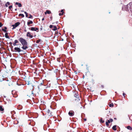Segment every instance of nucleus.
Here are the masks:
<instances>
[{"instance_id": "f257e3e1", "label": "nucleus", "mask_w": 132, "mask_h": 132, "mask_svg": "<svg viewBox=\"0 0 132 132\" xmlns=\"http://www.w3.org/2000/svg\"><path fill=\"white\" fill-rule=\"evenodd\" d=\"M79 95H77L75 94L74 95V97L77 99H75V102L74 103L75 105L77 106H79L80 107V108H82V106L81 105V103L80 102V99H79Z\"/></svg>"}, {"instance_id": "f03ea898", "label": "nucleus", "mask_w": 132, "mask_h": 132, "mask_svg": "<svg viewBox=\"0 0 132 132\" xmlns=\"http://www.w3.org/2000/svg\"><path fill=\"white\" fill-rule=\"evenodd\" d=\"M19 40L23 46L27 45V42L26 40L23 38L20 37L19 39Z\"/></svg>"}, {"instance_id": "7ed1b4c3", "label": "nucleus", "mask_w": 132, "mask_h": 132, "mask_svg": "<svg viewBox=\"0 0 132 132\" xmlns=\"http://www.w3.org/2000/svg\"><path fill=\"white\" fill-rule=\"evenodd\" d=\"M20 24V23L19 22H18L15 23L14 24L12 25V26L13 27L12 29H13L15 28L16 27L19 26Z\"/></svg>"}, {"instance_id": "20e7f679", "label": "nucleus", "mask_w": 132, "mask_h": 132, "mask_svg": "<svg viewBox=\"0 0 132 132\" xmlns=\"http://www.w3.org/2000/svg\"><path fill=\"white\" fill-rule=\"evenodd\" d=\"M129 7L130 11L132 12V3H130L127 5V7Z\"/></svg>"}, {"instance_id": "39448f33", "label": "nucleus", "mask_w": 132, "mask_h": 132, "mask_svg": "<svg viewBox=\"0 0 132 132\" xmlns=\"http://www.w3.org/2000/svg\"><path fill=\"white\" fill-rule=\"evenodd\" d=\"M14 50L16 52H17L19 53L21 51H22V50H21L19 48L17 47H15L14 48Z\"/></svg>"}, {"instance_id": "423d86ee", "label": "nucleus", "mask_w": 132, "mask_h": 132, "mask_svg": "<svg viewBox=\"0 0 132 132\" xmlns=\"http://www.w3.org/2000/svg\"><path fill=\"white\" fill-rule=\"evenodd\" d=\"M74 112L73 111H70L68 113L69 115L70 116H73L74 115Z\"/></svg>"}, {"instance_id": "0eeeda50", "label": "nucleus", "mask_w": 132, "mask_h": 132, "mask_svg": "<svg viewBox=\"0 0 132 132\" xmlns=\"http://www.w3.org/2000/svg\"><path fill=\"white\" fill-rule=\"evenodd\" d=\"M43 83H40L38 86V88L39 90L41 89L42 88V86L43 85Z\"/></svg>"}, {"instance_id": "6e6552de", "label": "nucleus", "mask_w": 132, "mask_h": 132, "mask_svg": "<svg viewBox=\"0 0 132 132\" xmlns=\"http://www.w3.org/2000/svg\"><path fill=\"white\" fill-rule=\"evenodd\" d=\"M31 30L33 31H37L38 30V29L36 27H32L31 28Z\"/></svg>"}, {"instance_id": "1a4fd4ad", "label": "nucleus", "mask_w": 132, "mask_h": 132, "mask_svg": "<svg viewBox=\"0 0 132 132\" xmlns=\"http://www.w3.org/2000/svg\"><path fill=\"white\" fill-rule=\"evenodd\" d=\"M27 37H29L31 38H32L33 37V36L32 35H31L30 32H28L27 34Z\"/></svg>"}, {"instance_id": "9d476101", "label": "nucleus", "mask_w": 132, "mask_h": 132, "mask_svg": "<svg viewBox=\"0 0 132 132\" xmlns=\"http://www.w3.org/2000/svg\"><path fill=\"white\" fill-rule=\"evenodd\" d=\"M21 48L24 50H26L28 48V47L27 46V45H24Z\"/></svg>"}, {"instance_id": "9b49d317", "label": "nucleus", "mask_w": 132, "mask_h": 132, "mask_svg": "<svg viewBox=\"0 0 132 132\" xmlns=\"http://www.w3.org/2000/svg\"><path fill=\"white\" fill-rule=\"evenodd\" d=\"M18 40H15L14 41V43H13V45L15 46L16 45V44L18 43Z\"/></svg>"}, {"instance_id": "f8f14e48", "label": "nucleus", "mask_w": 132, "mask_h": 132, "mask_svg": "<svg viewBox=\"0 0 132 132\" xmlns=\"http://www.w3.org/2000/svg\"><path fill=\"white\" fill-rule=\"evenodd\" d=\"M15 4L16 5H18V6L19 7H20L21 6V4L20 3H19L18 2H16L15 3Z\"/></svg>"}, {"instance_id": "ddd939ff", "label": "nucleus", "mask_w": 132, "mask_h": 132, "mask_svg": "<svg viewBox=\"0 0 132 132\" xmlns=\"http://www.w3.org/2000/svg\"><path fill=\"white\" fill-rule=\"evenodd\" d=\"M8 33L7 32L5 34V36L6 38L9 39V36H8Z\"/></svg>"}, {"instance_id": "4468645a", "label": "nucleus", "mask_w": 132, "mask_h": 132, "mask_svg": "<svg viewBox=\"0 0 132 132\" xmlns=\"http://www.w3.org/2000/svg\"><path fill=\"white\" fill-rule=\"evenodd\" d=\"M32 23L33 22L32 21L30 20L27 22V24L28 26H29L30 24H32Z\"/></svg>"}, {"instance_id": "2eb2a0df", "label": "nucleus", "mask_w": 132, "mask_h": 132, "mask_svg": "<svg viewBox=\"0 0 132 132\" xmlns=\"http://www.w3.org/2000/svg\"><path fill=\"white\" fill-rule=\"evenodd\" d=\"M113 120L112 119H110V120H108L107 121L108 123H109L110 122H112L113 121Z\"/></svg>"}, {"instance_id": "dca6fc26", "label": "nucleus", "mask_w": 132, "mask_h": 132, "mask_svg": "<svg viewBox=\"0 0 132 132\" xmlns=\"http://www.w3.org/2000/svg\"><path fill=\"white\" fill-rule=\"evenodd\" d=\"M116 125L112 127V129L113 130H117V129L116 128Z\"/></svg>"}, {"instance_id": "f3484780", "label": "nucleus", "mask_w": 132, "mask_h": 132, "mask_svg": "<svg viewBox=\"0 0 132 132\" xmlns=\"http://www.w3.org/2000/svg\"><path fill=\"white\" fill-rule=\"evenodd\" d=\"M10 5V3L9 2H7L5 4V6L6 7H7L8 6V5Z\"/></svg>"}, {"instance_id": "a211bd4d", "label": "nucleus", "mask_w": 132, "mask_h": 132, "mask_svg": "<svg viewBox=\"0 0 132 132\" xmlns=\"http://www.w3.org/2000/svg\"><path fill=\"white\" fill-rule=\"evenodd\" d=\"M127 128L128 129L131 130H132V128L130 126H128L127 127Z\"/></svg>"}, {"instance_id": "6ab92c4d", "label": "nucleus", "mask_w": 132, "mask_h": 132, "mask_svg": "<svg viewBox=\"0 0 132 132\" xmlns=\"http://www.w3.org/2000/svg\"><path fill=\"white\" fill-rule=\"evenodd\" d=\"M4 110V109L2 107V106H0V111H3Z\"/></svg>"}, {"instance_id": "aec40b11", "label": "nucleus", "mask_w": 132, "mask_h": 132, "mask_svg": "<svg viewBox=\"0 0 132 132\" xmlns=\"http://www.w3.org/2000/svg\"><path fill=\"white\" fill-rule=\"evenodd\" d=\"M54 28L53 30L54 31H55L57 29V28L56 26H54Z\"/></svg>"}, {"instance_id": "412c9836", "label": "nucleus", "mask_w": 132, "mask_h": 132, "mask_svg": "<svg viewBox=\"0 0 132 132\" xmlns=\"http://www.w3.org/2000/svg\"><path fill=\"white\" fill-rule=\"evenodd\" d=\"M19 16H21L22 17H24V15L23 14H19Z\"/></svg>"}, {"instance_id": "4be33fe9", "label": "nucleus", "mask_w": 132, "mask_h": 132, "mask_svg": "<svg viewBox=\"0 0 132 132\" xmlns=\"http://www.w3.org/2000/svg\"><path fill=\"white\" fill-rule=\"evenodd\" d=\"M47 14H50L51 13V11L49 10H47Z\"/></svg>"}, {"instance_id": "5701e85b", "label": "nucleus", "mask_w": 132, "mask_h": 132, "mask_svg": "<svg viewBox=\"0 0 132 132\" xmlns=\"http://www.w3.org/2000/svg\"><path fill=\"white\" fill-rule=\"evenodd\" d=\"M109 106L110 107H113V104L112 103L110 104L109 105Z\"/></svg>"}, {"instance_id": "b1692460", "label": "nucleus", "mask_w": 132, "mask_h": 132, "mask_svg": "<svg viewBox=\"0 0 132 132\" xmlns=\"http://www.w3.org/2000/svg\"><path fill=\"white\" fill-rule=\"evenodd\" d=\"M48 113V114L50 113V115H51V112L50 111V110H48L47 111Z\"/></svg>"}, {"instance_id": "393cba45", "label": "nucleus", "mask_w": 132, "mask_h": 132, "mask_svg": "<svg viewBox=\"0 0 132 132\" xmlns=\"http://www.w3.org/2000/svg\"><path fill=\"white\" fill-rule=\"evenodd\" d=\"M29 16L28 17L29 18H32V16L31 14H29Z\"/></svg>"}, {"instance_id": "a878e982", "label": "nucleus", "mask_w": 132, "mask_h": 132, "mask_svg": "<svg viewBox=\"0 0 132 132\" xmlns=\"http://www.w3.org/2000/svg\"><path fill=\"white\" fill-rule=\"evenodd\" d=\"M12 7V5H10L9 6V8L10 9H11Z\"/></svg>"}, {"instance_id": "bb28decb", "label": "nucleus", "mask_w": 132, "mask_h": 132, "mask_svg": "<svg viewBox=\"0 0 132 132\" xmlns=\"http://www.w3.org/2000/svg\"><path fill=\"white\" fill-rule=\"evenodd\" d=\"M40 39H39L38 40H37L36 41V43H39V42H40Z\"/></svg>"}, {"instance_id": "cd10ccee", "label": "nucleus", "mask_w": 132, "mask_h": 132, "mask_svg": "<svg viewBox=\"0 0 132 132\" xmlns=\"http://www.w3.org/2000/svg\"><path fill=\"white\" fill-rule=\"evenodd\" d=\"M2 30L4 31V32H7V31L6 30H4V29H3Z\"/></svg>"}, {"instance_id": "c85d7f7f", "label": "nucleus", "mask_w": 132, "mask_h": 132, "mask_svg": "<svg viewBox=\"0 0 132 132\" xmlns=\"http://www.w3.org/2000/svg\"><path fill=\"white\" fill-rule=\"evenodd\" d=\"M104 122V120H103L101 118V122L102 123H103Z\"/></svg>"}, {"instance_id": "c756f323", "label": "nucleus", "mask_w": 132, "mask_h": 132, "mask_svg": "<svg viewBox=\"0 0 132 132\" xmlns=\"http://www.w3.org/2000/svg\"><path fill=\"white\" fill-rule=\"evenodd\" d=\"M106 125L107 126H109V123L107 121L106 122Z\"/></svg>"}, {"instance_id": "7c9ffc66", "label": "nucleus", "mask_w": 132, "mask_h": 132, "mask_svg": "<svg viewBox=\"0 0 132 132\" xmlns=\"http://www.w3.org/2000/svg\"><path fill=\"white\" fill-rule=\"evenodd\" d=\"M126 7V10H129V7H127V6H125Z\"/></svg>"}, {"instance_id": "2f4dec72", "label": "nucleus", "mask_w": 132, "mask_h": 132, "mask_svg": "<svg viewBox=\"0 0 132 132\" xmlns=\"http://www.w3.org/2000/svg\"><path fill=\"white\" fill-rule=\"evenodd\" d=\"M2 26L3 25L2 24V23L1 22H0V27H2Z\"/></svg>"}, {"instance_id": "473e14b6", "label": "nucleus", "mask_w": 132, "mask_h": 132, "mask_svg": "<svg viewBox=\"0 0 132 132\" xmlns=\"http://www.w3.org/2000/svg\"><path fill=\"white\" fill-rule=\"evenodd\" d=\"M63 13H59V16H61V15H63Z\"/></svg>"}, {"instance_id": "72a5a7b5", "label": "nucleus", "mask_w": 132, "mask_h": 132, "mask_svg": "<svg viewBox=\"0 0 132 132\" xmlns=\"http://www.w3.org/2000/svg\"><path fill=\"white\" fill-rule=\"evenodd\" d=\"M53 27V26L52 25H50V28H52Z\"/></svg>"}, {"instance_id": "f704fd0d", "label": "nucleus", "mask_w": 132, "mask_h": 132, "mask_svg": "<svg viewBox=\"0 0 132 132\" xmlns=\"http://www.w3.org/2000/svg\"><path fill=\"white\" fill-rule=\"evenodd\" d=\"M63 10H61V12H62V13H63Z\"/></svg>"}, {"instance_id": "c9c22d12", "label": "nucleus", "mask_w": 132, "mask_h": 132, "mask_svg": "<svg viewBox=\"0 0 132 132\" xmlns=\"http://www.w3.org/2000/svg\"><path fill=\"white\" fill-rule=\"evenodd\" d=\"M125 94L124 93H123V96H124V97H125Z\"/></svg>"}, {"instance_id": "e433bc0d", "label": "nucleus", "mask_w": 132, "mask_h": 132, "mask_svg": "<svg viewBox=\"0 0 132 132\" xmlns=\"http://www.w3.org/2000/svg\"><path fill=\"white\" fill-rule=\"evenodd\" d=\"M26 16L27 17H28V13H27V14H26Z\"/></svg>"}, {"instance_id": "4c0bfd02", "label": "nucleus", "mask_w": 132, "mask_h": 132, "mask_svg": "<svg viewBox=\"0 0 132 132\" xmlns=\"http://www.w3.org/2000/svg\"><path fill=\"white\" fill-rule=\"evenodd\" d=\"M24 13L26 14L27 13L26 12H24Z\"/></svg>"}, {"instance_id": "58836bf2", "label": "nucleus", "mask_w": 132, "mask_h": 132, "mask_svg": "<svg viewBox=\"0 0 132 132\" xmlns=\"http://www.w3.org/2000/svg\"><path fill=\"white\" fill-rule=\"evenodd\" d=\"M45 14H46L47 13V11L45 12Z\"/></svg>"}, {"instance_id": "ea45409f", "label": "nucleus", "mask_w": 132, "mask_h": 132, "mask_svg": "<svg viewBox=\"0 0 132 132\" xmlns=\"http://www.w3.org/2000/svg\"><path fill=\"white\" fill-rule=\"evenodd\" d=\"M4 29H7V28L6 27H4Z\"/></svg>"}, {"instance_id": "a19ab883", "label": "nucleus", "mask_w": 132, "mask_h": 132, "mask_svg": "<svg viewBox=\"0 0 132 132\" xmlns=\"http://www.w3.org/2000/svg\"><path fill=\"white\" fill-rule=\"evenodd\" d=\"M28 84H27L28 85H29L30 84L29 83V81L28 82Z\"/></svg>"}, {"instance_id": "79ce46f5", "label": "nucleus", "mask_w": 132, "mask_h": 132, "mask_svg": "<svg viewBox=\"0 0 132 132\" xmlns=\"http://www.w3.org/2000/svg\"><path fill=\"white\" fill-rule=\"evenodd\" d=\"M10 44H11V45L12 44V43L11 42L10 43Z\"/></svg>"}, {"instance_id": "37998d69", "label": "nucleus", "mask_w": 132, "mask_h": 132, "mask_svg": "<svg viewBox=\"0 0 132 132\" xmlns=\"http://www.w3.org/2000/svg\"><path fill=\"white\" fill-rule=\"evenodd\" d=\"M44 20V18H43V19H42V21H43Z\"/></svg>"}, {"instance_id": "c03bdc74", "label": "nucleus", "mask_w": 132, "mask_h": 132, "mask_svg": "<svg viewBox=\"0 0 132 132\" xmlns=\"http://www.w3.org/2000/svg\"><path fill=\"white\" fill-rule=\"evenodd\" d=\"M84 120L85 121H86V119H85Z\"/></svg>"}, {"instance_id": "a18cd8bd", "label": "nucleus", "mask_w": 132, "mask_h": 132, "mask_svg": "<svg viewBox=\"0 0 132 132\" xmlns=\"http://www.w3.org/2000/svg\"><path fill=\"white\" fill-rule=\"evenodd\" d=\"M18 109H19V110H20V109H20H19V107H18Z\"/></svg>"}, {"instance_id": "49530a36", "label": "nucleus", "mask_w": 132, "mask_h": 132, "mask_svg": "<svg viewBox=\"0 0 132 132\" xmlns=\"http://www.w3.org/2000/svg\"><path fill=\"white\" fill-rule=\"evenodd\" d=\"M21 12H24V11H23V10H22V11H21Z\"/></svg>"}, {"instance_id": "de8ad7c7", "label": "nucleus", "mask_w": 132, "mask_h": 132, "mask_svg": "<svg viewBox=\"0 0 132 132\" xmlns=\"http://www.w3.org/2000/svg\"><path fill=\"white\" fill-rule=\"evenodd\" d=\"M58 23V22H57V21H56V23Z\"/></svg>"}, {"instance_id": "09e8293b", "label": "nucleus", "mask_w": 132, "mask_h": 132, "mask_svg": "<svg viewBox=\"0 0 132 132\" xmlns=\"http://www.w3.org/2000/svg\"><path fill=\"white\" fill-rule=\"evenodd\" d=\"M24 31H26V30H24Z\"/></svg>"}, {"instance_id": "8fccbe9b", "label": "nucleus", "mask_w": 132, "mask_h": 132, "mask_svg": "<svg viewBox=\"0 0 132 132\" xmlns=\"http://www.w3.org/2000/svg\"><path fill=\"white\" fill-rule=\"evenodd\" d=\"M15 11H16V10H17V9H15Z\"/></svg>"}, {"instance_id": "3c124183", "label": "nucleus", "mask_w": 132, "mask_h": 132, "mask_svg": "<svg viewBox=\"0 0 132 132\" xmlns=\"http://www.w3.org/2000/svg\"><path fill=\"white\" fill-rule=\"evenodd\" d=\"M114 119H116V118H114Z\"/></svg>"}]
</instances>
